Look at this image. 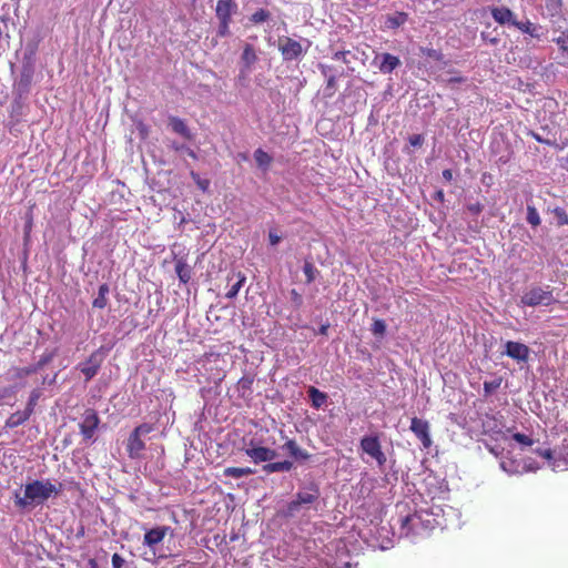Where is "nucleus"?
I'll list each match as a JSON object with an SVG mask.
<instances>
[{
  "mask_svg": "<svg viewBox=\"0 0 568 568\" xmlns=\"http://www.w3.org/2000/svg\"><path fill=\"white\" fill-rule=\"evenodd\" d=\"M63 490L62 483L53 484L49 479H36L24 486V494H14V504L18 508L24 509L28 506L42 505L51 497L60 495Z\"/></svg>",
  "mask_w": 568,
  "mask_h": 568,
  "instance_id": "1",
  "label": "nucleus"
},
{
  "mask_svg": "<svg viewBox=\"0 0 568 568\" xmlns=\"http://www.w3.org/2000/svg\"><path fill=\"white\" fill-rule=\"evenodd\" d=\"M556 302L557 300L554 296V288L549 285L530 286L520 297L521 305L529 307L550 306Z\"/></svg>",
  "mask_w": 568,
  "mask_h": 568,
  "instance_id": "2",
  "label": "nucleus"
},
{
  "mask_svg": "<svg viewBox=\"0 0 568 568\" xmlns=\"http://www.w3.org/2000/svg\"><path fill=\"white\" fill-rule=\"evenodd\" d=\"M153 429V425L143 423L131 432L126 442V452L130 458L138 459L142 456V452L145 449V443L141 437L150 434Z\"/></svg>",
  "mask_w": 568,
  "mask_h": 568,
  "instance_id": "3",
  "label": "nucleus"
},
{
  "mask_svg": "<svg viewBox=\"0 0 568 568\" xmlns=\"http://www.w3.org/2000/svg\"><path fill=\"white\" fill-rule=\"evenodd\" d=\"M100 422V417L95 409L87 408L83 412L81 422L79 423V429L84 440L93 439L99 428Z\"/></svg>",
  "mask_w": 568,
  "mask_h": 568,
  "instance_id": "4",
  "label": "nucleus"
},
{
  "mask_svg": "<svg viewBox=\"0 0 568 568\" xmlns=\"http://www.w3.org/2000/svg\"><path fill=\"white\" fill-rule=\"evenodd\" d=\"M361 449L374 458L379 467L386 464L387 458L377 436H364L361 439Z\"/></svg>",
  "mask_w": 568,
  "mask_h": 568,
  "instance_id": "5",
  "label": "nucleus"
},
{
  "mask_svg": "<svg viewBox=\"0 0 568 568\" xmlns=\"http://www.w3.org/2000/svg\"><path fill=\"white\" fill-rule=\"evenodd\" d=\"M278 50L283 59L286 61H292L301 58L305 51L301 42L290 37H281L278 39Z\"/></svg>",
  "mask_w": 568,
  "mask_h": 568,
  "instance_id": "6",
  "label": "nucleus"
},
{
  "mask_svg": "<svg viewBox=\"0 0 568 568\" xmlns=\"http://www.w3.org/2000/svg\"><path fill=\"white\" fill-rule=\"evenodd\" d=\"M320 497V489L316 485L308 487L306 491H298L295 499L288 503L287 511L294 514L300 510L301 506L313 504Z\"/></svg>",
  "mask_w": 568,
  "mask_h": 568,
  "instance_id": "7",
  "label": "nucleus"
},
{
  "mask_svg": "<svg viewBox=\"0 0 568 568\" xmlns=\"http://www.w3.org/2000/svg\"><path fill=\"white\" fill-rule=\"evenodd\" d=\"M103 362V354L101 349H97L88 357L87 361L80 363L78 368L84 375L85 381L92 379L99 372Z\"/></svg>",
  "mask_w": 568,
  "mask_h": 568,
  "instance_id": "8",
  "label": "nucleus"
},
{
  "mask_svg": "<svg viewBox=\"0 0 568 568\" xmlns=\"http://www.w3.org/2000/svg\"><path fill=\"white\" fill-rule=\"evenodd\" d=\"M429 423L425 419H420L418 417H413L410 420L409 429L416 436L417 439L422 443L423 447L428 449L433 442L429 434Z\"/></svg>",
  "mask_w": 568,
  "mask_h": 568,
  "instance_id": "9",
  "label": "nucleus"
},
{
  "mask_svg": "<svg viewBox=\"0 0 568 568\" xmlns=\"http://www.w3.org/2000/svg\"><path fill=\"white\" fill-rule=\"evenodd\" d=\"M244 452L245 455L255 464L271 462L277 456L276 450L264 446H255L253 440H251L248 447L245 448Z\"/></svg>",
  "mask_w": 568,
  "mask_h": 568,
  "instance_id": "10",
  "label": "nucleus"
},
{
  "mask_svg": "<svg viewBox=\"0 0 568 568\" xmlns=\"http://www.w3.org/2000/svg\"><path fill=\"white\" fill-rule=\"evenodd\" d=\"M508 357L526 363L529 359L530 348L523 343L508 341L505 344V352Z\"/></svg>",
  "mask_w": 568,
  "mask_h": 568,
  "instance_id": "11",
  "label": "nucleus"
},
{
  "mask_svg": "<svg viewBox=\"0 0 568 568\" xmlns=\"http://www.w3.org/2000/svg\"><path fill=\"white\" fill-rule=\"evenodd\" d=\"M373 64H376L382 73L387 74L392 73L395 69H397L400 65V60L398 57L385 52L376 54Z\"/></svg>",
  "mask_w": 568,
  "mask_h": 568,
  "instance_id": "12",
  "label": "nucleus"
},
{
  "mask_svg": "<svg viewBox=\"0 0 568 568\" xmlns=\"http://www.w3.org/2000/svg\"><path fill=\"white\" fill-rule=\"evenodd\" d=\"M422 517L414 513L400 518V534L405 537H414L419 534Z\"/></svg>",
  "mask_w": 568,
  "mask_h": 568,
  "instance_id": "13",
  "label": "nucleus"
},
{
  "mask_svg": "<svg viewBox=\"0 0 568 568\" xmlns=\"http://www.w3.org/2000/svg\"><path fill=\"white\" fill-rule=\"evenodd\" d=\"M493 19L500 26H513L517 22L516 14L508 7L490 8Z\"/></svg>",
  "mask_w": 568,
  "mask_h": 568,
  "instance_id": "14",
  "label": "nucleus"
},
{
  "mask_svg": "<svg viewBox=\"0 0 568 568\" xmlns=\"http://www.w3.org/2000/svg\"><path fill=\"white\" fill-rule=\"evenodd\" d=\"M170 530L171 528L169 526L152 528L144 534L143 544L152 548L162 542Z\"/></svg>",
  "mask_w": 568,
  "mask_h": 568,
  "instance_id": "15",
  "label": "nucleus"
},
{
  "mask_svg": "<svg viewBox=\"0 0 568 568\" xmlns=\"http://www.w3.org/2000/svg\"><path fill=\"white\" fill-rule=\"evenodd\" d=\"M237 4L234 0H217L215 14L217 20H232L233 13L236 11Z\"/></svg>",
  "mask_w": 568,
  "mask_h": 568,
  "instance_id": "16",
  "label": "nucleus"
},
{
  "mask_svg": "<svg viewBox=\"0 0 568 568\" xmlns=\"http://www.w3.org/2000/svg\"><path fill=\"white\" fill-rule=\"evenodd\" d=\"M169 125L171 126L172 131L185 140H192L193 135L191 133V130L186 125L185 121L183 119H180L178 116H170L169 118Z\"/></svg>",
  "mask_w": 568,
  "mask_h": 568,
  "instance_id": "17",
  "label": "nucleus"
},
{
  "mask_svg": "<svg viewBox=\"0 0 568 568\" xmlns=\"http://www.w3.org/2000/svg\"><path fill=\"white\" fill-rule=\"evenodd\" d=\"M282 448L296 460H307L311 458V454L307 450L302 449L294 439H288Z\"/></svg>",
  "mask_w": 568,
  "mask_h": 568,
  "instance_id": "18",
  "label": "nucleus"
},
{
  "mask_svg": "<svg viewBox=\"0 0 568 568\" xmlns=\"http://www.w3.org/2000/svg\"><path fill=\"white\" fill-rule=\"evenodd\" d=\"M559 50L560 64L568 67V30L560 32V34L554 39Z\"/></svg>",
  "mask_w": 568,
  "mask_h": 568,
  "instance_id": "19",
  "label": "nucleus"
},
{
  "mask_svg": "<svg viewBox=\"0 0 568 568\" xmlns=\"http://www.w3.org/2000/svg\"><path fill=\"white\" fill-rule=\"evenodd\" d=\"M175 272L181 283L187 284L190 282L192 277V267L183 257L175 260Z\"/></svg>",
  "mask_w": 568,
  "mask_h": 568,
  "instance_id": "20",
  "label": "nucleus"
},
{
  "mask_svg": "<svg viewBox=\"0 0 568 568\" xmlns=\"http://www.w3.org/2000/svg\"><path fill=\"white\" fill-rule=\"evenodd\" d=\"M31 414L27 410H18L9 416V418L6 420L4 426L7 428H16L23 423H26L30 418Z\"/></svg>",
  "mask_w": 568,
  "mask_h": 568,
  "instance_id": "21",
  "label": "nucleus"
},
{
  "mask_svg": "<svg viewBox=\"0 0 568 568\" xmlns=\"http://www.w3.org/2000/svg\"><path fill=\"white\" fill-rule=\"evenodd\" d=\"M110 292V287L106 283H103L99 286L98 296L93 300L92 306L94 308H104L108 305V294Z\"/></svg>",
  "mask_w": 568,
  "mask_h": 568,
  "instance_id": "22",
  "label": "nucleus"
},
{
  "mask_svg": "<svg viewBox=\"0 0 568 568\" xmlns=\"http://www.w3.org/2000/svg\"><path fill=\"white\" fill-rule=\"evenodd\" d=\"M293 468V463L290 460L274 462L267 463L263 466V470L266 474L278 473V471H290Z\"/></svg>",
  "mask_w": 568,
  "mask_h": 568,
  "instance_id": "23",
  "label": "nucleus"
},
{
  "mask_svg": "<svg viewBox=\"0 0 568 568\" xmlns=\"http://www.w3.org/2000/svg\"><path fill=\"white\" fill-rule=\"evenodd\" d=\"M307 394L314 408H321L327 402L326 393L321 392L314 386L308 388Z\"/></svg>",
  "mask_w": 568,
  "mask_h": 568,
  "instance_id": "24",
  "label": "nucleus"
},
{
  "mask_svg": "<svg viewBox=\"0 0 568 568\" xmlns=\"http://www.w3.org/2000/svg\"><path fill=\"white\" fill-rule=\"evenodd\" d=\"M39 366H28V367H13L10 369V379L18 381L28 377L31 374L37 373Z\"/></svg>",
  "mask_w": 568,
  "mask_h": 568,
  "instance_id": "25",
  "label": "nucleus"
},
{
  "mask_svg": "<svg viewBox=\"0 0 568 568\" xmlns=\"http://www.w3.org/2000/svg\"><path fill=\"white\" fill-rule=\"evenodd\" d=\"M255 473V469L251 467H226L223 470V475L225 477H232V478H241L244 476H250Z\"/></svg>",
  "mask_w": 568,
  "mask_h": 568,
  "instance_id": "26",
  "label": "nucleus"
},
{
  "mask_svg": "<svg viewBox=\"0 0 568 568\" xmlns=\"http://www.w3.org/2000/svg\"><path fill=\"white\" fill-rule=\"evenodd\" d=\"M515 28H517L518 30H520L524 33L531 36L532 38L538 39L540 37V34H539L540 27L534 24L529 20H527L525 22L517 20V22L515 23Z\"/></svg>",
  "mask_w": 568,
  "mask_h": 568,
  "instance_id": "27",
  "label": "nucleus"
},
{
  "mask_svg": "<svg viewBox=\"0 0 568 568\" xmlns=\"http://www.w3.org/2000/svg\"><path fill=\"white\" fill-rule=\"evenodd\" d=\"M254 160L260 168L267 169L271 165L273 158L263 149H257L254 152Z\"/></svg>",
  "mask_w": 568,
  "mask_h": 568,
  "instance_id": "28",
  "label": "nucleus"
},
{
  "mask_svg": "<svg viewBox=\"0 0 568 568\" xmlns=\"http://www.w3.org/2000/svg\"><path fill=\"white\" fill-rule=\"evenodd\" d=\"M257 60L255 49L252 44H246L242 53V61L246 68H250Z\"/></svg>",
  "mask_w": 568,
  "mask_h": 568,
  "instance_id": "29",
  "label": "nucleus"
},
{
  "mask_svg": "<svg viewBox=\"0 0 568 568\" xmlns=\"http://www.w3.org/2000/svg\"><path fill=\"white\" fill-rule=\"evenodd\" d=\"M239 280L230 287V290L226 292L225 297L226 298H234L237 294L241 287L243 286L246 277L244 274L239 273Z\"/></svg>",
  "mask_w": 568,
  "mask_h": 568,
  "instance_id": "30",
  "label": "nucleus"
},
{
  "mask_svg": "<svg viewBox=\"0 0 568 568\" xmlns=\"http://www.w3.org/2000/svg\"><path fill=\"white\" fill-rule=\"evenodd\" d=\"M420 53L434 61H437V62H443L444 61V54L440 50H436V49H433V48H425V47H422L420 48Z\"/></svg>",
  "mask_w": 568,
  "mask_h": 568,
  "instance_id": "31",
  "label": "nucleus"
},
{
  "mask_svg": "<svg viewBox=\"0 0 568 568\" xmlns=\"http://www.w3.org/2000/svg\"><path fill=\"white\" fill-rule=\"evenodd\" d=\"M270 17H271V13L268 10L258 9L250 17V21L255 24L263 23V22L267 21L270 19Z\"/></svg>",
  "mask_w": 568,
  "mask_h": 568,
  "instance_id": "32",
  "label": "nucleus"
},
{
  "mask_svg": "<svg viewBox=\"0 0 568 568\" xmlns=\"http://www.w3.org/2000/svg\"><path fill=\"white\" fill-rule=\"evenodd\" d=\"M527 222L532 226L540 225V216L535 206L528 205L527 206Z\"/></svg>",
  "mask_w": 568,
  "mask_h": 568,
  "instance_id": "33",
  "label": "nucleus"
},
{
  "mask_svg": "<svg viewBox=\"0 0 568 568\" xmlns=\"http://www.w3.org/2000/svg\"><path fill=\"white\" fill-rule=\"evenodd\" d=\"M303 272L306 276L307 284H311L312 282H314L316 278V274L318 273L316 267L311 262H305V264L303 266Z\"/></svg>",
  "mask_w": 568,
  "mask_h": 568,
  "instance_id": "34",
  "label": "nucleus"
},
{
  "mask_svg": "<svg viewBox=\"0 0 568 568\" xmlns=\"http://www.w3.org/2000/svg\"><path fill=\"white\" fill-rule=\"evenodd\" d=\"M371 331H372L373 335H375V336H381V337L384 336L386 333L385 321L381 320V318L374 320Z\"/></svg>",
  "mask_w": 568,
  "mask_h": 568,
  "instance_id": "35",
  "label": "nucleus"
},
{
  "mask_svg": "<svg viewBox=\"0 0 568 568\" xmlns=\"http://www.w3.org/2000/svg\"><path fill=\"white\" fill-rule=\"evenodd\" d=\"M554 214L557 219V224L559 226L568 225V214L562 207H556L554 210Z\"/></svg>",
  "mask_w": 568,
  "mask_h": 568,
  "instance_id": "36",
  "label": "nucleus"
},
{
  "mask_svg": "<svg viewBox=\"0 0 568 568\" xmlns=\"http://www.w3.org/2000/svg\"><path fill=\"white\" fill-rule=\"evenodd\" d=\"M31 206L29 211L26 213V223H24V236L29 237L32 226H33V212Z\"/></svg>",
  "mask_w": 568,
  "mask_h": 568,
  "instance_id": "37",
  "label": "nucleus"
},
{
  "mask_svg": "<svg viewBox=\"0 0 568 568\" xmlns=\"http://www.w3.org/2000/svg\"><path fill=\"white\" fill-rule=\"evenodd\" d=\"M232 20H219L217 36L221 38L230 34V24Z\"/></svg>",
  "mask_w": 568,
  "mask_h": 568,
  "instance_id": "38",
  "label": "nucleus"
},
{
  "mask_svg": "<svg viewBox=\"0 0 568 568\" xmlns=\"http://www.w3.org/2000/svg\"><path fill=\"white\" fill-rule=\"evenodd\" d=\"M39 397H40V393L38 390H33L30 394L29 400H28L27 406H26L24 409H27L31 415L34 412V407H36V405L38 403Z\"/></svg>",
  "mask_w": 568,
  "mask_h": 568,
  "instance_id": "39",
  "label": "nucleus"
},
{
  "mask_svg": "<svg viewBox=\"0 0 568 568\" xmlns=\"http://www.w3.org/2000/svg\"><path fill=\"white\" fill-rule=\"evenodd\" d=\"M513 439L516 440L518 444H521L524 446H531L534 444V439L529 436L521 434V433H515L513 434Z\"/></svg>",
  "mask_w": 568,
  "mask_h": 568,
  "instance_id": "40",
  "label": "nucleus"
},
{
  "mask_svg": "<svg viewBox=\"0 0 568 568\" xmlns=\"http://www.w3.org/2000/svg\"><path fill=\"white\" fill-rule=\"evenodd\" d=\"M500 386V379H495L490 382H484V392L485 395L491 394L494 390H496Z\"/></svg>",
  "mask_w": 568,
  "mask_h": 568,
  "instance_id": "41",
  "label": "nucleus"
},
{
  "mask_svg": "<svg viewBox=\"0 0 568 568\" xmlns=\"http://www.w3.org/2000/svg\"><path fill=\"white\" fill-rule=\"evenodd\" d=\"M557 455H558L559 459H562L566 464H568V439L567 438H565L562 440V444L559 447Z\"/></svg>",
  "mask_w": 568,
  "mask_h": 568,
  "instance_id": "42",
  "label": "nucleus"
},
{
  "mask_svg": "<svg viewBox=\"0 0 568 568\" xmlns=\"http://www.w3.org/2000/svg\"><path fill=\"white\" fill-rule=\"evenodd\" d=\"M335 87H336V77L335 75H329L327 78V81H326V95L327 97H332L335 92Z\"/></svg>",
  "mask_w": 568,
  "mask_h": 568,
  "instance_id": "43",
  "label": "nucleus"
},
{
  "mask_svg": "<svg viewBox=\"0 0 568 568\" xmlns=\"http://www.w3.org/2000/svg\"><path fill=\"white\" fill-rule=\"evenodd\" d=\"M484 206L480 202H475V203H469L467 205V211L471 214V215H478L481 213Z\"/></svg>",
  "mask_w": 568,
  "mask_h": 568,
  "instance_id": "44",
  "label": "nucleus"
},
{
  "mask_svg": "<svg viewBox=\"0 0 568 568\" xmlns=\"http://www.w3.org/2000/svg\"><path fill=\"white\" fill-rule=\"evenodd\" d=\"M408 142L410 146H422L424 143V136L422 134H413L408 138Z\"/></svg>",
  "mask_w": 568,
  "mask_h": 568,
  "instance_id": "45",
  "label": "nucleus"
},
{
  "mask_svg": "<svg viewBox=\"0 0 568 568\" xmlns=\"http://www.w3.org/2000/svg\"><path fill=\"white\" fill-rule=\"evenodd\" d=\"M536 454L545 459H547L548 462H551L554 459V452L551 449H541V448H538L536 449Z\"/></svg>",
  "mask_w": 568,
  "mask_h": 568,
  "instance_id": "46",
  "label": "nucleus"
},
{
  "mask_svg": "<svg viewBox=\"0 0 568 568\" xmlns=\"http://www.w3.org/2000/svg\"><path fill=\"white\" fill-rule=\"evenodd\" d=\"M124 565V559L119 554L112 555V567L113 568H122Z\"/></svg>",
  "mask_w": 568,
  "mask_h": 568,
  "instance_id": "47",
  "label": "nucleus"
},
{
  "mask_svg": "<svg viewBox=\"0 0 568 568\" xmlns=\"http://www.w3.org/2000/svg\"><path fill=\"white\" fill-rule=\"evenodd\" d=\"M349 53V51H336L334 54H333V59L334 60H341L343 61L344 63H348L349 61L347 60L346 55Z\"/></svg>",
  "mask_w": 568,
  "mask_h": 568,
  "instance_id": "48",
  "label": "nucleus"
},
{
  "mask_svg": "<svg viewBox=\"0 0 568 568\" xmlns=\"http://www.w3.org/2000/svg\"><path fill=\"white\" fill-rule=\"evenodd\" d=\"M268 241L271 245H277L281 242V236L276 232L270 231Z\"/></svg>",
  "mask_w": 568,
  "mask_h": 568,
  "instance_id": "49",
  "label": "nucleus"
},
{
  "mask_svg": "<svg viewBox=\"0 0 568 568\" xmlns=\"http://www.w3.org/2000/svg\"><path fill=\"white\" fill-rule=\"evenodd\" d=\"M292 301L300 306L302 304V296L296 290L291 291Z\"/></svg>",
  "mask_w": 568,
  "mask_h": 568,
  "instance_id": "50",
  "label": "nucleus"
},
{
  "mask_svg": "<svg viewBox=\"0 0 568 568\" xmlns=\"http://www.w3.org/2000/svg\"><path fill=\"white\" fill-rule=\"evenodd\" d=\"M443 179L447 182H452L453 180V171L450 169H445L443 171Z\"/></svg>",
  "mask_w": 568,
  "mask_h": 568,
  "instance_id": "51",
  "label": "nucleus"
},
{
  "mask_svg": "<svg viewBox=\"0 0 568 568\" xmlns=\"http://www.w3.org/2000/svg\"><path fill=\"white\" fill-rule=\"evenodd\" d=\"M530 134L537 142L550 144L548 140H544L538 133L530 132Z\"/></svg>",
  "mask_w": 568,
  "mask_h": 568,
  "instance_id": "52",
  "label": "nucleus"
},
{
  "mask_svg": "<svg viewBox=\"0 0 568 568\" xmlns=\"http://www.w3.org/2000/svg\"><path fill=\"white\" fill-rule=\"evenodd\" d=\"M481 38L485 40V41H488L490 44H494L496 45L499 41L498 38H487V36L485 33H481Z\"/></svg>",
  "mask_w": 568,
  "mask_h": 568,
  "instance_id": "53",
  "label": "nucleus"
},
{
  "mask_svg": "<svg viewBox=\"0 0 568 568\" xmlns=\"http://www.w3.org/2000/svg\"><path fill=\"white\" fill-rule=\"evenodd\" d=\"M466 79L462 75H458V77H454V78H450L448 80V83H462V82H465Z\"/></svg>",
  "mask_w": 568,
  "mask_h": 568,
  "instance_id": "54",
  "label": "nucleus"
},
{
  "mask_svg": "<svg viewBox=\"0 0 568 568\" xmlns=\"http://www.w3.org/2000/svg\"><path fill=\"white\" fill-rule=\"evenodd\" d=\"M14 393V389L13 388H3L0 393V398H3L8 395H11Z\"/></svg>",
  "mask_w": 568,
  "mask_h": 568,
  "instance_id": "55",
  "label": "nucleus"
},
{
  "mask_svg": "<svg viewBox=\"0 0 568 568\" xmlns=\"http://www.w3.org/2000/svg\"><path fill=\"white\" fill-rule=\"evenodd\" d=\"M171 148L174 150V151H182L184 149V145H181V144H178L175 142L172 143Z\"/></svg>",
  "mask_w": 568,
  "mask_h": 568,
  "instance_id": "56",
  "label": "nucleus"
},
{
  "mask_svg": "<svg viewBox=\"0 0 568 568\" xmlns=\"http://www.w3.org/2000/svg\"><path fill=\"white\" fill-rule=\"evenodd\" d=\"M49 357H44V358H41L40 362L36 365V366H39V368H41L44 364H47L49 362Z\"/></svg>",
  "mask_w": 568,
  "mask_h": 568,
  "instance_id": "57",
  "label": "nucleus"
},
{
  "mask_svg": "<svg viewBox=\"0 0 568 568\" xmlns=\"http://www.w3.org/2000/svg\"><path fill=\"white\" fill-rule=\"evenodd\" d=\"M327 329H328V325H322L320 327V334L326 335L327 334Z\"/></svg>",
  "mask_w": 568,
  "mask_h": 568,
  "instance_id": "58",
  "label": "nucleus"
},
{
  "mask_svg": "<svg viewBox=\"0 0 568 568\" xmlns=\"http://www.w3.org/2000/svg\"><path fill=\"white\" fill-rule=\"evenodd\" d=\"M186 151H187L189 156H191L193 159H196V154H195V152L193 150L186 148Z\"/></svg>",
  "mask_w": 568,
  "mask_h": 568,
  "instance_id": "59",
  "label": "nucleus"
},
{
  "mask_svg": "<svg viewBox=\"0 0 568 568\" xmlns=\"http://www.w3.org/2000/svg\"><path fill=\"white\" fill-rule=\"evenodd\" d=\"M498 161H499L500 163H503V164H506V163L509 161V159H508V158H505V156H500Z\"/></svg>",
  "mask_w": 568,
  "mask_h": 568,
  "instance_id": "60",
  "label": "nucleus"
},
{
  "mask_svg": "<svg viewBox=\"0 0 568 568\" xmlns=\"http://www.w3.org/2000/svg\"><path fill=\"white\" fill-rule=\"evenodd\" d=\"M320 69L322 70L323 74H326V70L328 69V67L321 64Z\"/></svg>",
  "mask_w": 568,
  "mask_h": 568,
  "instance_id": "61",
  "label": "nucleus"
},
{
  "mask_svg": "<svg viewBox=\"0 0 568 568\" xmlns=\"http://www.w3.org/2000/svg\"><path fill=\"white\" fill-rule=\"evenodd\" d=\"M90 564H91L92 568H98L97 562L93 559L90 560Z\"/></svg>",
  "mask_w": 568,
  "mask_h": 568,
  "instance_id": "62",
  "label": "nucleus"
},
{
  "mask_svg": "<svg viewBox=\"0 0 568 568\" xmlns=\"http://www.w3.org/2000/svg\"><path fill=\"white\" fill-rule=\"evenodd\" d=\"M204 184H207V182H206V181H205L204 183L199 182V185H200L203 190L206 187V185H204Z\"/></svg>",
  "mask_w": 568,
  "mask_h": 568,
  "instance_id": "63",
  "label": "nucleus"
},
{
  "mask_svg": "<svg viewBox=\"0 0 568 568\" xmlns=\"http://www.w3.org/2000/svg\"><path fill=\"white\" fill-rule=\"evenodd\" d=\"M437 194H438V197H440V199L444 196L443 191H438Z\"/></svg>",
  "mask_w": 568,
  "mask_h": 568,
  "instance_id": "64",
  "label": "nucleus"
}]
</instances>
